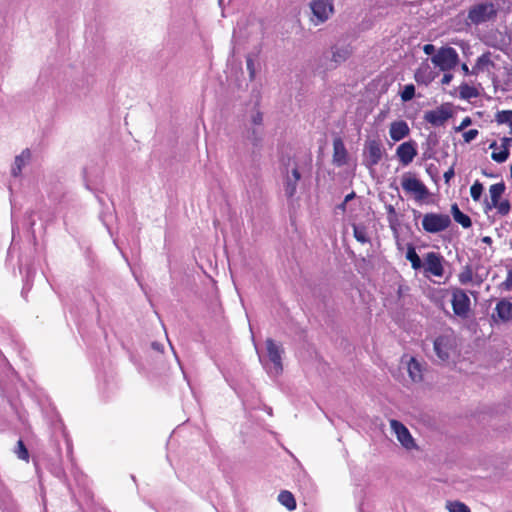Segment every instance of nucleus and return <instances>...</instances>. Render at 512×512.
<instances>
[{
  "mask_svg": "<svg viewBox=\"0 0 512 512\" xmlns=\"http://www.w3.org/2000/svg\"><path fill=\"white\" fill-rule=\"evenodd\" d=\"M509 155L510 152L508 148L505 147V149H502L500 152H493L491 158L498 163H503L508 159Z\"/></svg>",
  "mask_w": 512,
  "mask_h": 512,
  "instance_id": "nucleus-38",
  "label": "nucleus"
},
{
  "mask_svg": "<svg viewBox=\"0 0 512 512\" xmlns=\"http://www.w3.org/2000/svg\"><path fill=\"white\" fill-rule=\"evenodd\" d=\"M451 214L453 219L459 223L463 228H470L472 226L471 218L464 214L458 207L456 203L451 206Z\"/></svg>",
  "mask_w": 512,
  "mask_h": 512,
  "instance_id": "nucleus-21",
  "label": "nucleus"
},
{
  "mask_svg": "<svg viewBox=\"0 0 512 512\" xmlns=\"http://www.w3.org/2000/svg\"><path fill=\"white\" fill-rule=\"evenodd\" d=\"M409 132H410L409 126L403 120L395 121V122L391 123V125H390L389 134H390L391 139L394 141L402 140L403 138H405L406 136L409 135Z\"/></svg>",
  "mask_w": 512,
  "mask_h": 512,
  "instance_id": "nucleus-18",
  "label": "nucleus"
},
{
  "mask_svg": "<svg viewBox=\"0 0 512 512\" xmlns=\"http://www.w3.org/2000/svg\"><path fill=\"white\" fill-rule=\"evenodd\" d=\"M494 311L492 315L493 320L506 323L512 319V302L503 298L497 302Z\"/></svg>",
  "mask_w": 512,
  "mask_h": 512,
  "instance_id": "nucleus-13",
  "label": "nucleus"
},
{
  "mask_svg": "<svg viewBox=\"0 0 512 512\" xmlns=\"http://www.w3.org/2000/svg\"><path fill=\"white\" fill-rule=\"evenodd\" d=\"M401 186L407 193L414 194L417 201H423L429 196L428 188L411 173L402 176Z\"/></svg>",
  "mask_w": 512,
  "mask_h": 512,
  "instance_id": "nucleus-7",
  "label": "nucleus"
},
{
  "mask_svg": "<svg viewBox=\"0 0 512 512\" xmlns=\"http://www.w3.org/2000/svg\"><path fill=\"white\" fill-rule=\"evenodd\" d=\"M454 169L450 168L444 173L445 182L448 183L452 177H454Z\"/></svg>",
  "mask_w": 512,
  "mask_h": 512,
  "instance_id": "nucleus-44",
  "label": "nucleus"
},
{
  "mask_svg": "<svg viewBox=\"0 0 512 512\" xmlns=\"http://www.w3.org/2000/svg\"><path fill=\"white\" fill-rule=\"evenodd\" d=\"M396 155L403 165L410 164L417 155L416 144L414 141H408L397 147Z\"/></svg>",
  "mask_w": 512,
  "mask_h": 512,
  "instance_id": "nucleus-14",
  "label": "nucleus"
},
{
  "mask_svg": "<svg viewBox=\"0 0 512 512\" xmlns=\"http://www.w3.org/2000/svg\"><path fill=\"white\" fill-rule=\"evenodd\" d=\"M160 346L161 345L159 343H157V342H153L152 343V348L155 349V350H160Z\"/></svg>",
  "mask_w": 512,
  "mask_h": 512,
  "instance_id": "nucleus-52",
  "label": "nucleus"
},
{
  "mask_svg": "<svg viewBox=\"0 0 512 512\" xmlns=\"http://www.w3.org/2000/svg\"><path fill=\"white\" fill-rule=\"evenodd\" d=\"M478 133L479 132L477 129H470L463 133V139L465 142L469 143L478 136Z\"/></svg>",
  "mask_w": 512,
  "mask_h": 512,
  "instance_id": "nucleus-39",
  "label": "nucleus"
},
{
  "mask_svg": "<svg viewBox=\"0 0 512 512\" xmlns=\"http://www.w3.org/2000/svg\"><path fill=\"white\" fill-rule=\"evenodd\" d=\"M498 9L492 2H481L471 6L468 10L467 20L478 26L494 20Z\"/></svg>",
  "mask_w": 512,
  "mask_h": 512,
  "instance_id": "nucleus-2",
  "label": "nucleus"
},
{
  "mask_svg": "<svg viewBox=\"0 0 512 512\" xmlns=\"http://www.w3.org/2000/svg\"><path fill=\"white\" fill-rule=\"evenodd\" d=\"M415 79H416V81H417V82H420V81H421V79H422V76H419V73L417 72V73L415 74Z\"/></svg>",
  "mask_w": 512,
  "mask_h": 512,
  "instance_id": "nucleus-55",
  "label": "nucleus"
},
{
  "mask_svg": "<svg viewBox=\"0 0 512 512\" xmlns=\"http://www.w3.org/2000/svg\"><path fill=\"white\" fill-rule=\"evenodd\" d=\"M408 373L413 382H420L423 379L422 365L415 358H411L408 362Z\"/></svg>",
  "mask_w": 512,
  "mask_h": 512,
  "instance_id": "nucleus-23",
  "label": "nucleus"
},
{
  "mask_svg": "<svg viewBox=\"0 0 512 512\" xmlns=\"http://www.w3.org/2000/svg\"><path fill=\"white\" fill-rule=\"evenodd\" d=\"M353 234H354L355 239L358 242H360L362 244L369 242V237L367 235V229L365 226L354 224L353 225Z\"/></svg>",
  "mask_w": 512,
  "mask_h": 512,
  "instance_id": "nucleus-27",
  "label": "nucleus"
},
{
  "mask_svg": "<svg viewBox=\"0 0 512 512\" xmlns=\"http://www.w3.org/2000/svg\"><path fill=\"white\" fill-rule=\"evenodd\" d=\"M511 143H512V139L508 138V137H503L501 140V146L503 149H505V147H507L509 149Z\"/></svg>",
  "mask_w": 512,
  "mask_h": 512,
  "instance_id": "nucleus-45",
  "label": "nucleus"
},
{
  "mask_svg": "<svg viewBox=\"0 0 512 512\" xmlns=\"http://www.w3.org/2000/svg\"><path fill=\"white\" fill-rule=\"evenodd\" d=\"M278 501L290 511L296 508V500L293 494L289 491H282L278 495Z\"/></svg>",
  "mask_w": 512,
  "mask_h": 512,
  "instance_id": "nucleus-25",
  "label": "nucleus"
},
{
  "mask_svg": "<svg viewBox=\"0 0 512 512\" xmlns=\"http://www.w3.org/2000/svg\"><path fill=\"white\" fill-rule=\"evenodd\" d=\"M346 204H347V203H345V201H343V202L338 206V208H339V209H341V210H345V208H346Z\"/></svg>",
  "mask_w": 512,
  "mask_h": 512,
  "instance_id": "nucleus-53",
  "label": "nucleus"
},
{
  "mask_svg": "<svg viewBox=\"0 0 512 512\" xmlns=\"http://www.w3.org/2000/svg\"><path fill=\"white\" fill-rule=\"evenodd\" d=\"M265 345L268 359L273 365V371L275 375H279L283 371L282 356L284 348L271 338L266 339Z\"/></svg>",
  "mask_w": 512,
  "mask_h": 512,
  "instance_id": "nucleus-9",
  "label": "nucleus"
},
{
  "mask_svg": "<svg viewBox=\"0 0 512 512\" xmlns=\"http://www.w3.org/2000/svg\"><path fill=\"white\" fill-rule=\"evenodd\" d=\"M451 304L456 316L466 319L471 310V301L467 293L461 288H452Z\"/></svg>",
  "mask_w": 512,
  "mask_h": 512,
  "instance_id": "nucleus-6",
  "label": "nucleus"
},
{
  "mask_svg": "<svg viewBox=\"0 0 512 512\" xmlns=\"http://www.w3.org/2000/svg\"><path fill=\"white\" fill-rule=\"evenodd\" d=\"M483 193V185L476 181L470 188V195L474 201H479Z\"/></svg>",
  "mask_w": 512,
  "mask_h": 512,
  "instance_id": "nucleus-35",
  "label": "nucleus"
},
{
  "mask_svg": "<svg viewBox=\"0 0 512 512\" xmlns=\"http://www.w3.org/2000/svg\"><path fill=\"white\" fill-rule=\"evenodd\" d=\"M505 189H506V186L503 181L490 186L489 193H490L491 200L488 201V199H485V201H484V212L485 213H488V211H490L494 208L497 201L500 200L501 196L505 192Z\"/></svg>",
  "mask_w": 512,
  "mask_h": 512,
  "instance_id": "nucleus-16",
  "label": "nucleus"
},
{
  "mask_svg": "<svg viewBox=\"0 0 512 512\" xmlns=\"http://www.w3.org/2000/svg\"><path fill=\"white\" fill-rule=\"evenodd\" d=\"M460 98L464 100H469L471 98L478 97L479 93L475 87L468 85L467 83H463L459 87Z\"/></svg>",
  "mask_w": 512,
  "mask_h": 512,
  "instance_id": "nucleus-26",
  "label": "nucleus"
},
{
  "mask_svg": "<svg viewBox=\"0 0 512 512\" xmlns=\"http://www.w3.org/2000/svg\"><path fill=\"white\" fill-rule=\"evenodd\" d=\"M293 180H295L297 183L301 178L300 172L297 168L292 169L291 175Z\"/></svg>",
  "mask_w": 512,
  "mask_h": 512,
  "instance_id": "nucleus-46",
  "label": "nucleus"
},
{
  "mask_svg": "<svg viewBox=\"0 0 512 512\" xmlns=\"http://www.w3.org/2000/svg\"><path fill=\"white\" fill-rule=\"evenodd\" d=\"M348 153L343 140L337 137L333 140V163L341 167L347 163Z\"/></svg>",
  "mask_w": 512,
  "mask_h": 512,
  "instance_id": "nucleus-17",
  "label": "nucleus"
},
{
  "mask_svg": "<svg viewBox=\"0 0 512 512\" xmlns=\"http://www.w3.org/2000/svg\"><path fill=\"white\" fill-rule=\"evenodd\" d=\"M354 197H355V193L354 192H351L350 194L346 195L345 198H344L345 203H348L349 201L354 199Z\"/></svg>",
  "mask_w": 512,
  "mask_h": 512,
  "instance_id": "nucleus-49",
  "label": "nucleus"
},
{
  "mask_svg": "<svg viewBox=\"0 0 512 512\" xmlns=\"http://www.w3.org/2000/svg\"><path fill=\"white\" fill-rule=\"evenodd\" d=\"M490 52L483 53L481 56H479L476 60L475 65L473 66L471 70V74L477 75L479 72L484 71L489 66L494 67L495 64L490 58Z\"/></svg>",
  "mask_w": 512,
  "mask_h": 512,
  "instance_id": "nucleus-20",
  "label": "nucleus"
},
{
  "mask_svg": "<svg viewBox=\"0 0 512 512\" xmlns=\"http://www.w3.org/2000/svg\"><path fill=\"white\" fill-rule=\"evenodd\" d=\"M415 96V86L413 84H407L404 86L403 90L400 93L401 100L403 102H408L412 100Z\"/></svg>",
  "mask_w": 512,
  "mask_h": 512,
  "instance_id": "nucleus-32",
  "label": "nucleus"
},
{
  "mask_svg": "<svg viewBox=\"0 0 512 512\" xmlns=\"http://www.w3.org/2000/svg\"><path fill=\"white\" fill-rule=\"evenodd\" d=\"M471 118L470 117H465L461 124L456 128V131H461L463 129H465L466 127H468L469 125H471Z\"/></svg>",
  "mask_w": 512,
  "mask_h": 512,
  "instance_id": "nucleus-40",
  "label": "nucleus"
},
{
  "mask_svg": "<svg viewBox=\"0 0 512 512\" xmlns=\"http://www.w3.org/2000/svg\"><path fill=\"white\" fill-rule=\"evenodd\" d=\"M432 63L442 71L453 69L459 61L457 51L452 47H441L432 57Z\"/></svg>",
  "mask_w": 512,
  "mask_h": 512,
  "instance_id": "nucleus-5",
  "label": "nucleus"
},
{
  "mask_svg": "<svg viewBox=\"0 0 512 512\" xmlns=\"http://www.w3.org/2000/svg\"><path fill=\"white\" fill-rule=\"evenodd\" d=\"M31 160V151L26 148L24 149L21 154L17 155L14 160V164L11 169V174L14 177H18L23 167H25Z\"/></svg>",
  "mask_w": 512,
  "mask_h": 512,
  "instance_id": "nucleus-19",
  "label": "nucleus"
},
{
  "mask_svg": "<svg viewBox=\"0 0 512 512\" xmlns=\"http://www.w3.org/2000/svg\"><path fill=\"white\" fill-rule=\"evenodd\" d=\"M461 69H462V71H463L465 74H470V73H471V71L469 70V68H468L467 64H465V63H464V64H462Z\"/></svg>",
  "mask_w": 512,
  "mask_h": 512,
  "instance_id": "nucleus-51",
  "label": "nucleus"
},
{
  "mask_svg": "<svg viewBox=\"0 0 512 512\" xmlns=\"http://www.w3.org/2000/svg\"><path fill=\"white\" fill-rule=\"evenodd\" d=\"M423 51H424V53H425V54H427V55H432V54H434V52H435V47H434V45H432V44H426V45H424V47H423Z\"/></svg>",
  "mask_w": 512,
  "mask_h": 512,
  "instance_id": "nucleus-41",
  "label": "nucleus"
},
{
  "mask_svg": "<svg viewBox=\"0 0 512 512\" xmlns=\"http://www.w3.org/2000/svg\"><path fill=\"white\" fill-rule=\"evenodd\" d=\"M446 507L449 512H471L470 508L460 501H448Z\"/></svg>",
  "mask_w": 512,
  "mask_h": 512,
  "instance_id": "nucleus-30",
  "label": "nucleus"
},
{
  "mask_svg": "<svg viewBox=\"0 0 512 512\" xmlns=\"http://www.w3.org/2000/svg\"><path fill=\"white\" fill-rule=\"evenodd\" d=\"M481 241L487 245H491L492 244V238L490 236H484Z\"/></svg>",
  "mask_w": 512,
  "mask_h": 512,
  "instance_id": "nucleus-48",
  "label": "nucleus"
},
{
  "mask_svg": "<svg viewBox=\"0 0 512 512\" xmlns=\"http://www.w3.org/2000/svg\"><path fill=\"white\" fill-rule=\"evenodd\" d=\"M424 156H425L426 158H431V155H427V153H426V152L424 153Z\"/></svg>",
  "mask_w": 512,
  "mask_h": 512,
  "instance_id": "nucleus-58",
  "label": "nucleus"
},
{
  "mask_svg": "<svg viewBox=\"0 0 512 512\" xmlns=\"http://www.w3.org/2000/svg\"><path fill=\"white\" fill-rule=\"evenodd\" d=\"M482 173L487 177H494L493 174L487 173L485 170H483Z\"/></svg>",
  "mask_w": 512,
  "mask_h": 512,
  "instance_id": "nucleus-56",
  "label": "nucleus"
},
{
  "mask_svg": "<svg viewBox=\"0 0 512 512\" xmlns=\"http://www.w3.org/2000/svg\"><path fill=\"white\" fill-rule=\"evenodd\" d=\"M246 67L249 73V79L250 81H253L256 76V67H255V60L252 55H247L246 57Z\"/></svg>",
  "mask_w": 512,
  "mask_h": 512,
  "instance_id": "nucleus-36",
  "label": "nucleus"
},
{
  "mask_svg": "<svg viewBox=\"0 0 512 512\" xmlns=\"http://www.w3.org/2000/svg\"><path fill=\"white\" fill-rule=\"evenodd\" d=\"M495 121L498 124H508L512 126V110H502L495 114Z\"/></svg>",
  "mask_w": 512,
  "mask_h": 512,
  "instance_id": "nucleus-29",
  "label": "nucleus"
},
{
  "mask_svg": "<svg viewBox=\"0 0 512 512\" xmlns=\"http://www.w3.org/2000/svg\"><path fill=\"white\" fill-rule=\"evenodd\" d=\"M252 127L262 128L263 125V114L259 110L252 111L249 119Z\"/></svg>",
  "mask_w": 512,
  "mask_h": 512,
  "instance_id": "nucleus-34",
  "label": "nucleus"
},
{
  "mask_svg": "<svg viewBox=\"0 0 512 512\" xmlns=\"http://www.w3.org/2000/svg\"><path fill=\"white\" fill-rule=\"evenodd\" d=\"M453 79V75L451 73H445L441 80L442 84L448 85Z\"/></svg>",
  "mask_w": 512,
  "mask_h": 512,
  "instance_id": "nucleus-42",
  "label": "nucleus"
},
{
  "mask_svg": "<svg viewBox=\"0 0 512 512\" xmlns=\"http://www.w3.org/2000/svg\"><path fill=\"white\" fill-rule=\"evenodd\" d=\"M458 279L460 284L462 285H467L468 283L473 281L474 274L471 265H465L462 268V271L458 275Z\"/></svg>",
  "mask_w": 512,
  "mask_h": 512,
  "instance_id": "nucleus-28",
  "label": "nucleus"
},
{
  "mask_svg": "<svg viewBox=\"0 0 512 512\" xmlns=\"http://www.w3.org/2000/svg\"><path fill=\"white\" fill-rule=\"evenodd\" d=\"M353 54L349 43L337 41L321 56V67L325 70H334L347 61Z\"/></svg>",
  "mask_w": 512,
  "mask_h": 512,
  "instance_id": "nucleus-1",
  "label": "nucleus"
},
{
  "mask_svg": "<svg viewBox=\"0 0 512 512\" xmlns=\"http://www.w3.org/2000/svg\"><path fill=\"white\" fill-rule=\"evenodd\" d=\"M443 257L436 252H428L425 256L424 269L434 276L441 277L444 273Z\"/></svg>",
  "mask_w": 512,
  "mask_h": 512,
  "instance_id": "nucleus-12",
  "label": "nucleus"
},
{
  "mask_svg": "<svg viewBox=\"0 0 512 512\" xmlns=\"http://www.w3.org/2000/svg\"><path fill=\"white\" fill-rule=\"evenodd\" d=\"M415 79H416V81H417V82H420V81H421V79H422V76H419V73L417 72V73L415 74Z\"/></svg>",
  "mask_w": 512,
  "mask_h": 512,
  "instance_id": "nucleus-54",
  "label": "nucleus"
},
{
  "mask_svg": "<svg viewBox=\"0 0 512 512\" xmlns=\"http://www.w3.org/2000/svg\"><path fill=\"white\" fill-rule=\"evenodd\" d=\"M297 189V182L291 176H287L285 182V195L291 198L295 195Z\"/></svg>",
  "mask_w": 512,
  "mask_h": 512,
  "instance_id": "nucleus-33",
  "label": "nucleus"
},
{
  "mask_svg": "<svg viewBox=\"0 0 512 512\" xmlns=\"http://www.w3.org/2000/svg\"><path fill=\"white\" fill-rule=\"evenodd\" d=\"M494 208L497 209L498 214H500L501 216H505V215H507L509 213L511 205H510V202L508 200H503V201L499 200V201H497V203L494 206Z\"/></svg>",
  "mask_w": 512,
  "mask_h": 512,
  "instance_id": "nucleus-37",
  "label": "nucleus"
},
{
  "mask_svg": "<svg viewBox=\"0 0 512 512\" xmlns=\"http://www.w3.org/2000/svg\"><path fill=\"white\" fill-rule=\"evenodd\" d=\"M472 282H474L477 286H480L483 282V279L480 276L475 275Z\"/></svg>",
  "mask_w": 512,
  "mask_h": 512,
  "instance_id": "nucleus-47",
  "label": "nucleus"
},
{
  "mask_svg": "<svg viewBox=\"0 0 512 512\" xmlns=\"http://www.w3.org/2000/svg\"><path fill=\"white\" fill-rule=\"evenodd\" d=\"M385 152L383 145L378 140H368L365 143V166L369 169L376 166L382 159Z\"/></svg>",
  "mask_w": 512,
  "mask_h": 512,
  "instance_id": "nucleus-8",
  "label": "nucleus"
},
{
  "mask_svg": "<svg viewBox=\"0 0 512 512\" xmlns=\"http://www.w3.org/2000/svg\"><path fill=\"white\" fill-rule=\"evenodd\" d=\"M452 221L448 214L426 213L422 218V228L430 234H437L450 227Z\"/></svg>",
  "mask_w": 512,
  "mask_h": 512,
  "instance_id": "nucleus-3",
  "label": "nucleus"
},
{
  "mask_svg": "<svg viewBox=\"0 0 512 512\" xmlns=\"http://www.w3.org/2000/svg\"><path fill=\"white\" fill-rule=\"evenodd\" d=\"M387 212H388L389 215H395L396 214L395 208L392 205H388L387 206Z\"/></svg>",
  "mask_w": 512,
  "mask_h": 512,
  "instance_id": "nucleus-50",
  "label": "nucleus"
},
{
  "mask_svg": "<svg viewBox=\"0 0 512 512\" xmlns=\"http://www.w3.org/2000/svg\"><path fill=\"white\" fill-rule=\"evenodd\" d=\"M452 114L450 104L446 103L435 110L425 112L424 120L433 126H442L452 117Z\"/></svg>",
  "mask_w": 512,
  "mask_h": 512,
  "instance_id": "nucleus-10",
  "label": "nucleus"
},
{
  "mask_svg": "<svg viewBox=\"0 0 512 512\" xmlns=\"http://www.w3.org/2000/svg\"><path fill=\"white\" fill-rule=\"evenodd\" d=\"M15 454L21 460L28 461L29 460V452L23 442V440H18L17 445L14 449Z\"/></svg>",
  "mask_w": 512,
  "mask_h": 512,
  "instance_id": "nucleus-31",
  "label": "nucleus"
},
{
  "mask_svg": "<svg viewBox=\"0 0 512 512\" xmlns=\"http://www.w3.org/2000/svg\"><path fill=\"white\" fill-rule=\"evenodd\" d=\"M438 140H437V136L436 134H433L431 133L429 136H428V139H427V144L430 146V145H433L435 146L437 144Z\"/></svg>",
  "mask_w": 512,
  "mask_h": 512,
  "instance_id": "nucleus-43",
  "label": "nucleus"
},
{
  "mask_svg": "<svg viewBox=\"0 0 512 512\" xmlns=\"http://www.w3.org/2000/svg\"><path fill=\"white\" fill-rule=\"evenodd\" d=\"M390 426L397 436L398 441L403 447L410 450L416 446L415 441L410 434L409 430L401 422L397 420H391Z\"/></svg>",
  "mask_w": 512,
  "mask_h": 512,
  "instance_id": "nucleus-11",
  "label": "nucleus"
},
{
  "mask_svg": "<svg viewBox=\"0 0 512 512\" xmlns=\"http://www.w3.org/2000/svg\"><path fill=\"white\" fill-rule=\"evenodd\" d=\"M495 147H496V142H493V143H491V144H490V148H491V149H492V148H495Z\"/></svg>",
  "mask_w": 512,
  "mask_h": 512,
  "instance_id": "nucleus-57",
  "label": "nucleus"
},
{
  "mask_svg": "<svg viewBox=\"0 0 512 512\" xmlns=\"http://www.w3.org/2000/svg\"><path fill=\"white\" fill-rule=\"evenodd\" d=\"M406 259L411 263L413 269H420L423 264L413 245L409 244L406 252Z\"/></svg>",
  "mask_w": 512,
  "mask_h": 512,
  "instance_id": "nucleus-24",
  "label": "nucleus"
},
{
  "mask_svg": "<svg viewBox=\"0 0 512 512\" xmlns=\"http://www.w3.org/2000/svg\"><path fill=\"white\" fill-rule=\"evenodd\" d=\"M434 352L437 355L438 359L442 362L449 359L450 349H451V341L448 336H439L434 340L433 343Z\"/></svg>",
  "mask_w": 512,
  "mask_h": 512,
  "instance_id": "nucleus-15",
  "label": "nucleus"
},
{
  "mask_svg": "<svg viewBox=\"0 0 512 512\" xmlns=\"http://www.w3.org/2000/svg\"><path fill=\"white\" fill-rule=\"evenodd\" d=\"M247 139L253 145L255 149H260L262 147L263 141V129L256 127H249L247 129Z\"/></svg>",
  "mask_w": 512,
  "mask_h": 512,
  "instance_id": "nucleus-22",
  "label": "nucleus"
},
{
  "mask_svg": "<svg viewBox=\"0 0 512 512\" xmlns=\"http://www.w3.org/2000/svg\"><path fill=\"white\" fill-rule=\"evenodd\" d=\"M309 7L313 14L310 21L315 26L328 21L335 12L333 0H311Z\"/></svg>",
  "mask_w": 512,
  "mask_h": 512,
  "instance_id": "nucleus-4",
  "label": "nucleus"
}]
</instances>
